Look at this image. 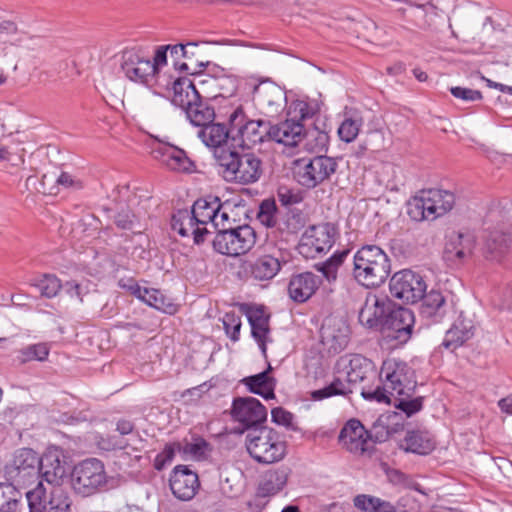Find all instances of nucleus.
Masks as SVG:
<instances>
[{"label": "nucleus", "mask_w": 512, "mask_h": 512, "mask_svg": "<svg viewBox=\"0 0 512 512\" xmlns=\"http://www.w3.org/2000/svg\"><path fill=\"white\" fill-rule=\"evenodd\" d=\"M376 387L363 386L361 396L368 401L377 403H392L393 395L415 393L417 380L414 369L404 360L390 357L382 362Z\"/></svg>", "instance_id": "obj_1"}, {"label": "nucleus", "mask_w": 512, "mask_h": 512, "mask_svg": "<svg viewBox=\"0 0 512 512\" xmlns=\"http://www.w3.org/2000/svg\"><path fill=\"white\" fill-rule=\"evenodd\" d=\"M218 173L224 180L242 185L257 182L263 172L261 159L253 152L219 151L216 154Z\"/></svg>", "instance_id": "obj_2"}, {"label": "nucleus", "mask_w": 512, "mask_h": 512, "mask_svg": "<svg viewBox=\"0 0 512 512\" xmlns=\"http://www.w3.org/2000/svg\"><path fill=\"white\" fill-rule=\"evenodd\" d=\"M353 276L367 288L379 287L391 273V262L386 252L377 245L362 246L353 257Z\"/></svg>", "instance_id": "obj_3"}, {"label": "nucleus", "mask_w": 512, "mask_h": 512, "mask_svg": "<svg viewBox=\"0 0 512 512\" xmlns=\"http://www.w3.org/2000/svg\"><path fill=\"white\" fill-rule=\"evenodd\" d=\"M245 444L249 455L261 464L279 462L287 453L286 441L280 433L266 426L252 429L246 436Z\"/></svg>", "instance_id": "obj_4"}, {"label": "nucleus", "mask_w": 512, "mask_h": 512, "mask_svg": "<svg viewBox=\"0 0 512 512\" xmlns=\"http://www.w3.org/2000/svg\"><path fill=\"white\" fill-rule=\"evenodd\" d=\"M455 204L452 192L441 189L423 190L407 203L408 216L417 222L434 220L448 211Z\"/></svg>", "instance_id": "obj_5"}, {"label": "nucleus", "mask_w": 512, "mask_h": 512, "mask_svg": "<svg viewBox=\"0 0 512 512\" xmlns=\"http://www.w3.org/2000/svg\"><path fill=\"white\" fill-rule=\"evenodd\" d=\"M270 140L285 146L295 147L305 141V148L312 152H321L328 137L319 131L305 132L304 125L295 119H286L276 125H270Z\"/></svg>", "instance_id": "obj_6"}, {"label": "nucleus", "mask_w": 512, "mask_h": 512, "mask_svg": "<svg viewBox=\"0 0 512 512\" xmlns=\"http://www.w3.org/2000/svg\"><path fill=\"white\" fill-rule=\"evenodd\" d=\"M337 166L334 158L323 155L312 159H297L294 161L293 175L301 186L311 189L329 179L336 172Z\"/></svg>", "instance_id": "obj_7"}, {"label": "nucleus", "mask_w": 512, "mask_h": 512, "mask_svg": "<svg viewBox=\"0 0 512 512\" xmlns=\"http://www.w3.org/2000/svg\"><path fill=\"white\" fill-rule=\"evenodd\" d=\"M256 243V232L247 224L233 226L226 231H218L212 244L216 252L237 257L248 253Z\"/></svg>", "instance_id": "obj_8"}, {"label": "nucleus", "mask_w": 512, "mask_h": 512, "mask_svg": "<svg viewBox=\"0 0 512 512\" xmlns=\"http://www.w3.org/2000/svg\"><path fill=\"white\" fill-rule=\"evenodd\" d=\"M107 483L104 464L96 458L78 463L71 473L74 491L82 496H90L100 491Z\"/></svg>", "instance_id": "obj_9"}, {"label": "nucleus", "mask_w": 512, "mask_h": 512, "mask_svg": "<svg viewBox=\"0 0 512 512\" xmlns=\"http://www.w3.org/2000/svg\"><path fill=\"white\" fill-rule=\"evenodd\" d=\"M387 435V431L374 435L371 431L366 430L358 419L353 418L342 427L338 440L348 452L354 455H363L371 451L375 443L384 441Z\"/></svg>", "instance_id": "obj_10"}, {"label": "nucleus", "mask_w": 512, "mask_h": 512, "mask_svg": "<svg viewBox=\"0 0 512 512\" xmlns=\"http://www.w3.org/2000/svg\"><path fill=\"white\" fill-rule=\"evenodd\" d=\"M231 132L236 131L241 145L251 148L270 140V123L265 120H246L242 107H237L229 116Z\"/></svg>", "instance_id": "obj_11"}, {"label": "nucleus", "mask_w": 512, "mask_h": 512, "mask_svg": "<svg viewBox=\"0 0 512 512\" xmlns=\"http://www.w3.org/2000/svg\"><path fill=\"white\" fill-rule=\"evenodd\" d=\"M30 512H70L71 500L61 487H51L49 491L39 482L26 493Z\"/></svg>", "instance_id": "obj_12"}, {"label": "nucleus", "mask_w": 512, "mask_h": 512, "mask_svg": "<svg viewBox=\"0 0 512 512\" xmlns=\"http://www.w3.org/2000/svg\"><path fill=\"white\" fill-rule=\"evenodd\" d=\"M389 289L394 298L406 303H416L422 299L427 285L419 273L403 269L391 277Z\"/></svg>", "instance_id": "obj_13"}, {"label": "nucleus", "mask_w": 512, "mask_h": 512, "mask_svg": "<svg viewBox=\"0 0 512 512\" xmlns=\"http://www.w3.org/2000/svg\"><path fill=\"white\" fill-rule=\"evenodd\" d=\"M231 417L241 426L235 429V432L241 434L245 430L257 429V426L264 423L267 419V409L254 397H238L232 402Z\"/></svg>", "instance_id": "obj_14"}, {"label": "nucleus", "mask_w": 512, "mask_h": 512, "mask_svg": "<svg viewBox=\"0 0 512 512\" xmlns=\"http://www.w3.org/2000/svg\"><path fill=\"white\" fill-rule=\"evenodd\" d=\"M336 229L330 223H321L309 227L300 240L298 250L306 258H315L328 252L335 242Z\"/></svg>", "instance_id": "obj_15"}, {"label": "nucleus", "mask_w": 512, "mask_h": 512, "mask_svg": "<svg viewBox=\"0 0 512 512\" xmlns=\"http://www.w3.org/2000/svg\"><path fill=\"white\" fill-rule=\"evenodd\" d=\"M121 69L125 76L133 82L147 86L162 85L155 74V68L151 64V60L138 50L127 49L123 51Z\"/></svg>", "instance_id": "obj_16"}, {"label": "nucleus", "mask_w": 512, "mask_h": 512, "mask_svg": "<svg viewBox=\"0 0 512 512\" xmlns=\"http://www.w3.org/2000/svg\"><path fill=\"white\" fill-rule=\"evenodd\" d=\"M290 260L286 250L273 248L251 260L247 264L246 271L255 281L272 280Z\"/></svg>", "instance_id": "obj_17"}, {"label": "nucleus", "mask_w": 512, "mask_h": 512, "mask_svg": "<svg viewBox=\"0 0 512 512\" xmlns=\"http://www.w3.org/2000/svg\"><path fill=\"white\" fill-rule=\"evenodd\" d=\"M414 323V315L410 309L390 306L380 331L383 337L405 343L409 340Z\"/></svg>", "instance_id": "obj_18"}, {"label": "nucleus", "mask_w": 512, "mask_h": 512, "mask_svg": "<svg viewBox=\"0 0 512 512\" xmlns=\"http://www.w3.org/2000/svg\"><path fill=\"white\" fill-rule=\"evenodd\" d=\"M40 457L30 448L15 451L11 463L5 467L7 477L17 484H25L39 476Z\"/></svg>", "instance_id": "obj_19"}, {"label": "nucleus", "mask_w": 512, "mask_h": 512, "mask_svg": "<svg viewBox=\"0 0 512 512\" xmlns=\"http://www.w3.org/2000/svg\"><path fill=\"white\" fill-rule=\"evenodd\" d=\"M253 101L262 114L275 117L286 105V94L280 86L266 80L254 86Z\"/></svg>", "instance_id": "obj_20"}, {"label": "nucleus", "mask_w": 512, "mask_h": 512, "mask_svg": "<svg viewBox=\"0 0 512 512\" xmlns=\"http://www.w3.org/2000/svg\"><path fill=\"white\" fill-rule=\"evenodd\" d=\"M476 244V236L473 233L453 232L445 243L443 259L451 265H462L472 258Z\"/></svg>", "instance_id": "obj_21"}, {"label": "nucleus", "mask_w": 512, "mask_h": 512, "mask_svg": "<svg viewBox=\"0 0 512 512\" xmlns=\"http://www.w3.org/2000/svg\"><path fill=\"white\" fill-rule=\"evenodd\" d=\"M151 154L171 171L191 173L195 170V164L186 152L169 143L162 141L153 143Z\"/></svg>", "instance_id": "obj_22"}, {"label": "nucleus", "mask_w": 512, "mask_h": 512, "mask_svg": "<svg viewBox=\"0 0 512 512\" xmlns=\"http://www.w3.org/2000/svg\"><path fill=\"white\" fill-rule=\"evenodd\" d=\"M337 372H343L349 384L363 383L377 374L374 362L360 354L340 357L336 363Z\"/></svg>", "instance_id": "obj_23"}, {"label": "nucleus", "mask_w": 512, "mask_h": 512, "mask_svg": "<svg viewBox=\"0 0 512 512\" xmlns=\"http://www.w3.org/2000/svg\"><path fill=\"white\" fill-rule=\"evenodd\" d=\"M68 468L61 449L49 448L39 462V474L53 487H60L67 476Z\"/></svg>", "instance_id": "obj_24"}, {"label": "nucleus", "mask_w": 512, "mask_h": 512, "mask_svg": "<svg viewBox=\"0 0 512 512\" xmlns=\"http://www.w3.org/2000/svg\"><path fill=\"white\" fill-rule=\"evenodd\" d=\"M390 306L386 296L369 293L359 311V322L369 329L380 330Z\"/></svg>", "instance_id": "obj_25"}, {"label": "nucleus", "mask_w": 512, "mask_h": 512, "mask_svg": "<svg viewBox=\"0 0 512 512\" xmlns=\"http://www.w3.org/2000/svg\"><path fill=\"white\" fill-rule=\"evenodd\" d=\"M321 284V276L313 272L296 273L289 279L287 292L295 303H305L317 292Z\"/></svg>", "instance_id": "obj_26"}, {"label": "nucleus", "mask_w": 512, "mask_h": 512, "mask_svg": "<svg viewBox=\"0 0 512 512\" xmlns=\"http://www.w3.org/2000/svg\"><path fill=\"white\" fill-rule=\"evenodd\" d=\"M169 482L173 495L182 501L191 500L200 486L197 473L185 465L173 469Z\"/></svg>", "instance_id": "obj_27"}, {"label": "nucleus", "mask_w": 512, "mask_h": 512, "mask_svg": "<svg viewBox=\"0 0 512 512\" xmlns=\"http://www.w3.org/2000/svg\"><path fill=\"white\" fill-rule=\"evenodd\" d=\"M171 228L182 237H193L195 244L199 245L206 240V226H199L191 209H179L171 218Z\"/></svg>", "instance_id": "obj_28"}, {"label": "nucleus", "mask_w": 512, "mask_h": 512, "mask_svg": "<svg viewBox=\"0 0 512 512\" xmlns=\"http://www.w3.org/2000/svg\"><path fill=\"white\" fill-rule=\"evenodd\" d=\"M172 85L173 97L172 103L180 107L183 111L200 99V94L196 90L193 78L179 77L174 81L170 79L162 84L163 87L169 88Z\"/></svg>", "instance_id": "obj_29"}, {"label": "nucleus", "mask_w": 512, "mask_h": 512, "mask_svg": "<svg viewBox=\"0 0 512 512\" xmlns=\"http://www.w3.org/2000/svg\"><path fill=\"white\" fill-rule=\"evenodd\" d=\"M512 239L502 230H493L485 236L482 247L485 259L493 262H501L509 253Z\"/></svg>", "instance_id": "obj_30"}, {"label": "nucleus", "mask_w": 512, "mask_h": 512, "mask_svg": "<svg viewBox=\"0 0 512 512\" xmlns=\"http://www.w3.org/2000/svg\"><path fill=\"white\" fill-rule=\"evenodd\" d=\"M128 289L138 299L159 311L174 314L178 310L177 305L172 303L170 299H167L158 289L144 288L137 283L131 284Z\"/></svg>", "instance_id": "obj_31"}, {"label": "nucleus", "mask_w": 512, "mask_h": 512, "mask_svg": "<svg viewBox=\"0 0 512 512\" xmlns=\"http://www.w3.org/2000/svg\"><path fill=\"white\" fill-rule=\"evenodd\" d=\"M288 469L278 468L265 472L258 484L255 499H265L278 494L288 481Z\"/></svg>", "instance_id": "obj_32"}, {"label": "nucleus", "mask_w": 512, "mask_h": 512, "mask_svg": "<svg viewBox=\"0 0 512 512\" xmlns=\"http://www.w3.org/2000/svg\"><path fill=\"white\" fill-rule=\"evenodd\" d=\"M231 133V128L227 129L224 124L210 122V124L200 127L197 135L205 146L214 150V156L216 157L219 151L230 150L223 147V145L226 144Z\"/></svg>", "instance_id": "obj_33"}, {"label": "nucleus", "mask_w": 512, "mask_h": 512, "mask_svg": "<svg viewBox=\"0 0 512 512\" xmlns=\"http://www.w3.org/2000/svg\"><path fill=\"white\" fill-rule=\"evenodd\" d=\"M247 318L251 326V335L257 342L264 357L267 355L266 342L269 336V315L263 308L256 307L249 309Z\"/></svg>", "instance_id": "obj_34"}, {"label": "nucleus", "mask_w": 512, "mask_h": 512, "mask_svg": "<svg viewBox=\"0 0 512 512\" xmlns=\"http://www.w3.org/2000/svg\"><path fill=\"white\" fill-rule=\"evenodd\" d=\"M436 447L433 436L425 430H409L401 441L400 448L406 452L427 455Z\"/></svg>", "instance_id": "obj_35"}, {"label": "nucleus", "mask_w": 512, "mask_h": 512, "mask_svg": "<svg viewBox=\"0 0 512 512\" xmlns=\"http://www.w3.org/2000/svg\"><path fill=\"white\" fill-rule=\"evenodd\" d=\"M272 371V367L269 364L268 368L260 372L256 375L245 377L242 380V383L247 387V389L253 393L257 394L264 399H274L275 398V387L276 380L272 376H270V372Z\"/></svg>", "instance_id": "obj_36"}, {"label": "nucleus", "mask_w": 512, "mask_h": 512, "mask_svg": "<svg viewBox=\"0 0 512 512\" xmlns=\"http://www.w3.org/2000/svg\"><path fill=\"white\" fill-rule=\"evenodd\" d=\"M220 207V199L213 197L209 199H198L194 202L191 211L195 215L199 226H206L207 235L212 233L211 224L214 217L217 218V209Z\"/></svg>", "instance_id": "obj_37"}, {"label": "nucleus", "mask_w": 512, "mask_h": 512, "mask_svg": "<svg viewBox=\"0 0 512 512\" xmlns=\"http://www.w3.org/2000/svg\"><path fill=\"white\" fill-rule=\"evenodd\" d=\"M422 304V313L436 322L441 321L447 313V304L443 294L437 290H431L424 293Z\"/></svg>", "instance_id": "obj_38"}, {"label": "nucleus", "mask_w": 512, "mask_h": 512, "mask_svg": "<svg viewBox=\"0 0 512 512\" xmlns=\"http://www.w3.org/2000/svg\"><path fill=\"white\" fill-rule=\"evenodd\" d=\"M184 112L190 123L197 127L210 124L215 119L214 107L202 98L189 106Z\"/></svg>", "instance_id": "obj_39"}, {"label": "nucleus", "mask_w": 512, "mask_h": 512, "mask_svg": "<svg viewBox=\"0 0 512 512\" xmlns=\"http://www.w3.org/2000/svg\"><path fill=\"white\" fill-rule=\"evenodd\" d=\"M353 505L361 512H397L391 502L369 494L356 495Z\"/></svg>", "instance_id": "obj_40"}, {"label": "nucleus", "mask_w": 512, "mask_h": 512, "mask_svg": "<svg viewBox=\"0 0 512 512\" xmlns=\"http://www.w3.org/2000/svg\"><path fill=\"white\" fill-rule=\"evenodd\" d=\"M22 494L13 484H0V512H21Z\"/></svg>", "instance_id": "obj_41"}, {"label": "nucleus", "mask_w": 512, "mask_h": 512, "mask_svg": "<svg viewBox=\"0 0 512 512\" xmlns=\"http://www.w3.org/2000/svg\"><path fill=\"white\" fill-rule=\"evenodd\" d=\"M363 125V119L357 111L345 113L344 119L338 128L340 139L346 143L353 142Z\"/></svg>", "instance_id": "obj_42"}, {"label": "nucleus", "mask_w": 512, "mask_h": 512, "mask_svg": "<svg viewBox=\"0 0 512 512\" xmlns=\"http://www.w3.org/2000/svg\"><path fill=\"white\" fill-rule=\"evenodd\" d=\"M352 384L343 381L340 377H335L333 381L324 388L310 392V398L314 401H321L333 396H346L352 393Z\"/></svg>", "instance_id": "obj_43"}, {"label": "nucleus", "mask_w": 512, "mask_h": 512, "mask_svg": "<svg viewBox=\"0 0 512 512\" xmlns=\"http://www.w3.org/2000/svg\"><path fill=\"white\" fill-rule=\"evenodd\" d=\"M196 90L198 94H200V98L203 100H210L213 98H217L216 90L217 86L221 85V82H229L225 78H218L211 75H195L193 77Z\"/></svg>", "instance_id": "obj_44"}, {"label": "nucleus", "mask_w": 512, "mask_h": 512, "mask_svg": "<svg viewBox=\"0 0 512 512\" xmlns=\"http://www.w3.org/2000/svg\"><path fill=\"white\" fill-rule=\"evenodd\" d=\"M177 448L179 453L199 461L206 459L210 444L204 438L197 437L191 442H177Z\"/></svg>", "instance_id": "obj_45"}, {"label": "nucleus", "mask_w": 512, "mask_h": 512, "mask_svg": "<svg viewBox=\"0 0 512 512\" xmlns=\"http://www.w3.org/2000/svg\"><path fill=\"white\" fill-rule=\"evenodd\" d=\"M414 393L407 395H393V405L396 409L402 411L407 417H411L423 408L422 396L413 397Z\"/></svg>", "instance_id": "obj_46"}, {"label": "nucleus", "mask_w": 512, "mask_h": 512, "mask_svg": "<svg viewBox=\"0 0 512 512\" xmlns=\"http://www.w3.org/2000/svg\"><path fill=\"white\" fill-rule=\"evenodd\" d=\"M26 33L18 28V25L9 19H2L0 17V41L6 43V38L13 37L9 41L12 46H20L23 40L26 38Z\"/></svg>", "instance_id": "obj_47"}, {"label": "nucleus", "mask_w": 512, "mask_h": 512, "mask_svg": "<svg viewBox=\"0 0 512 512\" xmlns=\"http://www.w3.org/2000/svg\"><path fill=\"white\" fill-rule=\"evenodd\" d=\"M472 336V332L466 328H460L453 325L447 332L442 342V346L449 350H455L462 346Z\"/></svg>", "instance_id": "obj_48"}, {"label": "nucleus", "mask_w": 512, "mask_h": 512, "mask_svg": "<svg viewBox=\"0 0 512 512\" xmlns=\"http://www.w3.org/2000/svg\"><path fill=\"white\" fill-rule=\"evenodd\" d=\"M49 355V348L44 343L29 345L19 352V360L22 363L30 361H44Z\"/></svg>", "instance_id": "obj_49"}, {"label": "nucleus", "mask_w": 512, "mask_h": 512, "mask_svg": "<svg viewBox=\"0 0 512 512\" xmlns=\"http://www.w3.org/2000/svg\"><path fill=\"white\" fill-rule=\"evenodd\" d=\"M277 207L273 199H265L259 206L257 219L261 224L270 228L274 227L277 222Z\"/></svg>", "instance_id": "obj_50"}, {"label": "nucleus", "mask_w": 512, "mask_h": 512, "mask_svg": "<svg viewBox=\"0 0 512 512\" xmlns=\"http://www.w3.org/2000/svg\"><path fill=\"white\" fill-rule=\"evenodd\" d=\"M41 294L47 298L55 297L60 291L61 281L55 276L45 274L36 284Z\"/></svg>", "instance_id": "obj_51"}, {"label": "nucleus", "mask_w": 512, "mask_h": 512, "mask_svg": "<svg viewBox=\"0 0 512 512\" xmlns=\"http://www.w3.org/2000/svg\"><path fill=\"white\" fill-rule=\"evenodd\" d=\"M178 452L177 442L166 444L164 449L158 453L154 459L153 466L156 470L161 471L170 465Z\"/></svg>", "instance_id": "obj_52"}, {"label": "nucleus", "mask_w": 512, "mask_h": 512, "mask_svg": "<svg viewBox=\"0 0 512 512\" xmlns=\"http://www.w3.org/2000/svg\"><path fill=\"white\" fill-rule=\"evenodd\" d=\"M241 318L235 313H226L223 317V326L227 336L237 342L240 338Z\"/></svg>", "instance_id": "obj_53"}, {"label": "nucleus", "mask_w": 512, "mask_h": 512, "mask_svg": "<svg viewBox=\"0 0 512 512\" xmlns=\"http://www.w3.org/2000/svg\"><path fill=\"white\" fill-rule=\"evenodd\" d=\"M489 217L493 220L501 218L503 224L512 222V201L504 199L490 209Z\"/></svg>", "instance_id": "obj_54"}, {"label": "nucleus", "mask_w": 512, "mask_h": 512, "mask_svg": "<svg viewBox=\"0 0 512 512\" xmlns=\"http://www.w3.org/2000/svg\"><path fill=\"white\" fill-rule=\"evenodd\" d=\"M112 218L115 225L122 230H131L136 220L134 213L129 208H122Z\"/></svg>", "instance_id": "obj_55"}, {"label": "nucleus", "mask_w": 512, "mask_h": 512, "mask_svg": "<svg viewBox=\"0 0 512 512\" xmlns=\"http://www.w3.org/2000/svg\"><path fill=\"white\" fill-rule=\"evenodd\" d=\"M233 226V220L230 218L229 214L225 211L222 203L220 202V207L217 209V218L214 217L211 224L212 232L217 234L218 231H223L224 229L227 231L228 228Z\"/></svg>", "instance_id": "obj_56"}, {"label": "nucleus", "mask_w": 512, "mask_h": 512, "mask_svg": "<svg viewBox=\"0 0 512 512\" xmlns=\"http://www.w3.org/2000/svg\"><path fill=\"white\" fill-rule=\"evenodd\" d=\"M290 109H292L294 113L292 118L300 122L304 119L311 118L315 113L314 109L305 101L293 102Z\"/></svg>", "instance_id": "obj_57"}, {"label": "nucleus", "mask_w": 512, "mask_h": 512, "mask_svg": "<svg viewBox=\"0 0 512 512\" xmlns=\"http://www.w3.org/2000/svg\"><path fill=\"white\" fill-rule=\"evenodd\" d=\"M277 197L283 206L298 204L303 199L299 192H294L287 187H280L277 192Z\"/></svg>", "instance_id": "obj_58"}, {"label": "nucleus", "mask_w": 512, "mask_h": 512, "mask_svg": "<svg viewBox=\"0 0 512 512\" xmlns=\"http://www.w3.org/2000/svg\"><path fill=\"white\" fill-rule=\"evenodd\" d=\"M451 94L458 99L464 101H478L482 99V93L479 90H474L465 87H452L450 89Z\"/></svg>", "instance_id": "obj_59"}, {"label": "nucleus", "mask_w": 512, "mask_h": 512, "mask_svg": "<svg viewBox=\"0 0 512 512\" xmlns=\"http://www.w3.org/2000/svg\"><path fill=\"white\" fill-rule=\"evenodd\" d=\"M272 421L286 428L293 426V414L282 407L273 408L271 411Z\"/></svg>", "instance_id": "obj_60"}, {"label": "nucleus", "mask_w": 512, "mask_h": 512, "mask_svg": "<svg viewBox=\"0 0 512 512\" xmlns=\"http://www.w3.org/2000/svg\"><path fill=\"white\" fill-rule=\"evenodd\" d=\"M389 477H390L391 482H393L394 484H399V485H403L408 488H413L416 491L423 493V491L420 489V485L418 483L412 482L406 474H404L403 472H401L399 470H393L389 474Z\"/></svg>", "instance_id": "obj_61"}, {"label": "nucleus", "mask_w": 512, "mask_h": 512, "mask_svg": "<svg viewBox=\"0 0 512 512\" xmlns=\"http://www.w3.org/2000/svg\"><path fill=\"white\" fill-rule=\"evenodd\" d=\"M99 446L101 449H104L107 451L122 450L128 446V443L122 438H118L116 436H109L106 439L102 438L99 441Z\"/></svg>", "instance_id": "obj_62"}, {"label": "nucleus", "mask_w": 512, "mask_h": 512, "mask_svg": "<svg viewBox=\"0 0 512 512\" xmlns=\"http://www.w3.org/2000/svg\"><path fill=\"white\" fill-rule=\"evenodd\" d=\"M151 64L155 68L156 76L161 81V67L167 64V48L165 46H160L157 48Z\"/></svg>", "instance_id": "obj_63"}, {"label": "nucleus", "mask_w": 512, "mask_h": 512, "mask_svg": "<svg viewBox=\"0 0 512 512\" xmlns=\"http://www.w3.org/2000/svg\"><path fill=\"white\" fill-rule=\"evenodd\" d=\"M317 270L321 272L322 276L329 282H334L338 276V269L331 262L325 261L320 265H317Z\"/></svg>", "instance_id": "obj_64"}]
</instances>
